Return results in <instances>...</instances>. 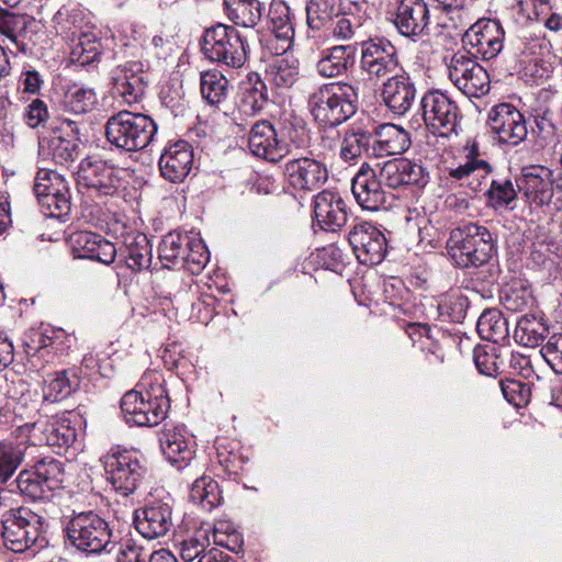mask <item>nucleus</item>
Listing matches in <instances>:
<instances>
[{
  "mask_svg": "<svg viewBox=\"0 0 562 562\" xmlns=\"http://www.w3.org/2000/svg\"><path fill=\"white\" fill-rule=\"evenodd\" d=\"M477 333L482 339L502 342L508 337V324L501 311L496 308L485 310L477 321Z\"/></svg>",
  "mask_w": 562,
  "mask_h": 562,
  "instance_id": "obj_41",
  "label": "nucleus"
},
{
  "mask_svg": "<svg viewBox=\"0 0 562 562\" xmlns=\"http://www.w3.org/2000/svg\"><path fill=\"white\" fill-rule=\"evenodd\" d=\"M52 22L56 33L69 42L90 26L85 22L82 12L78 9L61 8L56 12Z\"/></svg>",
  "mask_w": 562,
  "mask_h": 562,
  "instance_id": "obj_43",
  "label": "nucleus"
},
{
  "mask_svg": "<svg viewBox=\"0 0 562 562\" xmlns=\"http://www.w3.org/2000/svg\"><path fill=\"white\" fill-rule=\"evenodd\" d=\"M541 355L555 373L562 374V334L552 335L542 346Z\"/></svg>",
  "mask_w": 562,
  "mask_h": 562,
  "instance_id": "obj_59",
  "label": "nucleus"
},
{
  "mask_svg": "<svg viewBox=\"0 0 562 562\" xmlns=\"http://www.w3.org/2000/svg\"><path fill=\"white\" fill-rule=\"evenodd\" d=\"M23 461V451L0 440V483L4 484Z\"/></svg>",
  "mask_w": 562,
  "mask_h": 562,
  "instance_id": "obj_54",
  "label": "nucleus"
},
{
  "mask_svg": "<svg viewBox=\"0 0 562 562\" xmlns=\"http://www.w3.org/2000/svg\"><path fill=\"white\" fill-rule=\"evenodd\" d=\"M549 334L548 326L533 315L521 316L516 324L515 340L525 347L539 346Z\"/></svg>",
  "mask_w": 562,
  "mask_h": 562,
  "instance_id": "obj_42",
  "label": "nucleus"
},
{
  "mask_svg": "<svg viewBox=\"0 0 562 562\" xmlns=\"http://www.w3.org/2000/svg\"><path fill=\"white\" fill-rule=\"evenodd\" d=\"M224 7L229 21L245 29L258 26L266 13L263 0H224Z\"/></svg>",
  "mask_w": 562,
  "mask_h": 562,
  "instance_id": "obj_36",
  "label": "nucleus"
},
{
  "mask_svg": "<svg viewBox=\"0 0 562 562\" xmlns=\"http://www.w3.org/2000/svg\"><path fill=\"white\" fill-rule=\"evenodd\" d=\"M115 256L116 248L114 244L100 236L98 243L95 244V249L93 250L89 259L97 260L104 265H110L114 261Z\"/></svg>",
  "mask_w": 562,
  "mask_h": 562,
  "instance_id": "obj_63",
  "label": "nucleus"
},
{
  "mask_svg": "<svg viewBox=\"0 0 562 562\" xmlns=\"http://www.w3.org/2000/svg\"><path fill=\"white\" fill-rule=\"evenodd\" d=\"M46 528L45 517L25 506L10 508L2 516L3 543L13 552H24L37 542H46Z\"/></svg>",
  "mask_w": 562,
  "mask_h": 562,
  "instance_id": "obj_7",
  "label": "nucleus"
},
{
  "mask_svg": "<svg viewBox=\"0 0 562 562\" xmlns=\"http://www.w3.org/2000/svg\"><path fill=\"white\" fill-rule=\"evenodd\" d=\"M162 382L159 374H146L137 389L123 395L121 409L127 424L153 427L165 420L170 401Z\"/></svg>",
  "mask_w": 562,
  "mask_h": 562,
  "instance_id": "obj_1",
  "label": "nucleus"
},
{
  "mask_svg": "<svg viewBox=\"0 0 562 562\" xmlns=\"http://www.w3.org/2000/svg\"><path fill=\"white\" fill-rule=\"evenodd\" d=\"M372 156L383 157L401 155L411 146V137L406 130L395 124L380 125L372 135Z\"/></svg>",
  "mask_w": 562,
  "mask_h": 562,
  "instance_id": "obj_34",
  "label": "nucleus"
},
{
  "mask_svg": "<svg viewBox=\"0 0 562 562\" xmlns=\"http://www.w3.org/2000/svg\"><path fill=\"white\" fill-rule=\"evenodd\" d=\"M374 168L378 170L382 183L391 189L404 186L423 188L430 179L425 167L405 158L391 159L382 165L376 164Z\"/></svg>",
  "mask_w": 562,
  "mask_h": 562,
  "instance_id": "obj_18",
  "label": "nucleus"
},
{
  "mask_svg": "<svg viewBox=\"0 0 562 562\" xmlns=\"http://www.w3.org/2000/svg\"><path fill=\"white\" fill-rule=\"evenodd\" d=\"M33 190L46 216L61 218L69 214V186L61 175L54 170L41 169L36 175Z\"/></svg>",
  "mask_w": 562,
  "mask_h": 562,
  "instance_id": "obj_13",
  "label": "nucleus"
},
{
  "mask_svg": "<svg viewBox=\"0 0 562 562\" xmlns=\"http://www.w3.org/2000/svg\"><path fill=\"white\" fill-rule=\"evenodd\" d=\"M418 112L436 140H446L456 133L460 110L457 103L441 91H427L420 99Z\"/></svg>",
  "mask_w": 562,
  "mask_h": 562,
  "instance_id": "obj_11",
  "label": "nucleus"
},
{
  "mask_svg": "<svg viewBox=\"0 0 562 562\" xmlns=\"http://www.w3.org/2000/svg\"><path fill=\"white\" fill-rule=\"evenodd\" d=\"M202 98L211 105H218L227 98L228 80L217 70L202 72L200 76Z\"/></svg>",
  "mask_w": 562,
  "mask_h": 562,
  "instance_id": "obj_44",
  "label": "nucleus"
},
{
  "mask_svg": "<svg viewBox=\"0 0 562 562\" xmlns=\"http://www.w3.org/2000/svg\"><path fill=\"white\" fill-rule=\"evenodd\" d=\"M372 134L360 127L350 126L342 135L339 145V158L349 165H355L362 155H372Z\"/></svg>",
  "mask_w": 562,
  "mask_h": 562,
  "instance_id": "obj_37",
  "label": "nucleus"
},
{
  "mask_svg": "<svg viewBox=\"0 0 562 562\" xmlns=\"http://www.w3.org/2000/svg\"><path fill=\"white\" fill-rule=\"evenodd\" d=\"M517 198V192L509 179H494L487 190V203L494 209H507Z\"/></svg>",
  "mask_w": 562,
  "mask_h": 562,
  "instance_id": "obj_51",
  "label": "nucleus"
},
{
  "mask_svg": "<svg viewBox=\"0 0 562 562\" xmlns=\"http://www.w3.org/2000/svg\"><path fill=\"white\" fill-rule=\"evenodd\" d=\"M21 409L22 406L14 408L16 417L23 422L16 426L18 436L26 437L31 445L48 446L60 452L76 441L77 430L66 416L43 415L35 406L24 416Z\"/></svg>",
  "mask_w": 562,
  "mask_h": 562,
  "instance_id": "obj_4",
  "label": "nucleus"
},
{
  "mask_svg": "<svg viewBox=\"0 0 562 562\" xmlns=\"http://www.w3.org/2000/svg\"><path fill=\"white\" fill-rule=\"evenodd\" d=\"M307 106L321 128H334L357 112L358 92L346 81L322 83L308 94Z\"/></svg>",
  "mask_w": 562,
  "mask_h": 562,
  "instance_id": "obj_2",
  "label": "nucleus"
},
{
  "mask_svg": "<svg viewBox=\"0 0 562 562\" xmlns=\"http://www.w3.org/2000/svg\"><path fill=\"white\" fill-rule=\"evenodd\" d=\"M101 235L81 231L76 232L70 236V243L72 251L78 258H90L91 254L95 249V244Z\"/></svg>",
  "mask_w": 562,
  "mask_h": 562,
  "instance_id": "obj_58",
  "label": "nucleus"
},
{
  "mask_svg": "<svg viewBox=\"0 0 562 562\" xmlns=\"http://www.w3.org/2000/svg\"><path fill=\"white\" fill-rule=\"evenodd\" d=\"M473 360L480 373L488 376L498 374V357L494 348L488 351L485 347L476 346L473 349Z\"/></svg>",
  "mask_w": 562,
  "mask_h": 562,
  "instance_id": "obj_57",
  "label": "nucleus"
},
{
  "mask_svg": "<svg viewBox=\"0 0 562 562\" xmlns=\"http://www.w3.org/2000/svg\"><path fill=\"white\" fill-rule=\"evenodd\" d=\"M396 48L386 40L375 38L361 45L360 68L370 78H382L396 70Z\"/></svg>",
  "mask_w": 562,
  "mask_h": 562,
  "instance_id": "obj_19",
  "label": "nucleus"
},
{
  "mask_svg": "<svg viewBox=\"0 0 562 562\" xmlns=\"http://www.w3.org/2000/svg\"><path fill=\"white\" fill-rule=\"evenodd\" d=\"M447 71L449 80L469 98H481L490 92L488 72L464 50L451 55Z\"/></svg>",
  "mask_w": 562,
  "mask_h": 562,
  "instance_id": "obj_12",
  "label": "nucleus"
},
{
  "mask_svg": "<svg viewBox=\"0 0 562 562\" xmlns=\"http://www.w3.org/2000/svg\"><path fill=\"white\" fill-rule=\"evenodd\" d=\"M553 171L543 166L525 169L519 188L525 196L537 205L549 204L553 196Z\"/></svg>",
  "mask_w": 562,
  "mask_h": 562,
  "instance_id": "obj_31",
  "label": "nucleus"
},
{
  "mask_svg": "<svg viewBox=\"0 0 562 562\" xmlns=\"http://www.w3.org/2000/svg\"><path fill=\"white\" fill-rule=\"evenodd\" d=\"M394 24L402 35L411 38L426 34L429 25V9L425 0H401Z\"/></svg>",
  "mask_w": 562,
  "mask_h": 562,
  "instance_id": "obj_26",
  "label": "nucleus"
},
{
  "mask_svg": "<svg viewBox=\"0 0 562 562\" xmlns=\"http://www.w3.org/2000/svg\"><path fill=\"white\" fill-rule=\"evenodd\" d=\"M161 177L171 183H181L189 176L193 165V149L186 140L170 144L159 159Z\"/></svg>",
  "mask_w": 562,
  "mask_h": 562,
  "instance_id": "obj_25",
  "label": "nucleus"
},
{
  "mask_svg": "<svg viewBox=\"0 0 562 562\" xmlns=\"http://www.w3.org/2000/svg\"><path fill=\"white\" fill-rule=\"evenodd\" d=\"M501 390L507 402L520 406L527 402L528 387L517 380L501 381Z\"/></svg>",
  "mask_w": 562,
  "mask_h": 562,
  "instance_id": "obj_60",
  "label": "nucleus"
},
{
  "mask_svg": "<svg viewBox=\"0 0 562 562\" xmlns=\"http://www.w3.org/2000/svg\"><path fill=\"white\" fill-rule=\"evenodd\" d=\"M64 463L47 457L30 469L22 470L16 479L19 492L32 502L49 503L64 481Z\"/></svg>",
  "mask_w": 562,
  "mask_h": 562,
  "instance_id": "obj_8",
  "label": "nucleus"
},
{
  "mask_svg": "<svg viewBox=\"0 0 562 562\" xmlns=\"http://www.w3.org/2000/svg\"><path fill=\"white\" fill-rule=\"evenodd\" d=\"M480 169L488 172L490 166L484 160L472 158L469 159L465 164L458 166L457 168H451L449 170V176L457 180H461Z\"/></svg>",
  "mask_w": 562,
  "mask_h": 562,
  "instance_id": "obj_64",
  "label": "nucleus"
},
{
  "mask_svg": "<svg viewBox=\"0 0 562 562\" xmlns=\"http://www.w3.org/2000/svg\"><path fill=\"white\" fill-rule=\"evenodd\" d=\"M111 79L114 93L122 97L125 103H136L144 95L146 81L139 63L117 66L113 69Z\"/></svg>",
  "mask_w": 562,
  "mask_h": 562,
  "instance_id": "obj_28",
  "label": "nucleus"
},
{
  "mask_svg": "<svg viewBox=\"0 0 562 562\" xmlns=\"http://www.w3.org/2000/svg\"><path fill=\"white\" fill-rule=\"evenodd\" d=\"M70 43V59L80 66L93 63L101 53L99 34L91 25L79 33Z\"/></svg>",
  "mask_w": 562,
  "mask_h": 562,
  "instance_id": "obj_39",
  "label": "nucleus"
},
{
  "mask_svg": "<svg viewBox=\"0 0 562 562\" xmlns=\"http://www.w3.org/2000/svg\"><path fill=\"white\" fill-rule=\"evenodd\" d=\"M76 386L77 379L75 374L70 378L68 371L56 372L46 386L44 400L52 403L58 402L70 395Z\"/></svg>",
  "mask_w": 562,
  "mask_h": 562,
  "instance_id": "obj_52",
  "label": "nucleus"
},
{
  "mask_svg": "<svg viewBox=\"0 0 562 562\" xmlns=\"http://www.w3.org/2000/svg\"><path fill=\"white\" fill-rule=\"evenodd\" d=\"M416 95V83L406 71L387 78L381 90L382 101L396 115L407 113L415 102Z\"/></svg>",
  "mask_w": 562,
  "mask_h": 562,
  "instance_id": "obj_24",
  "label": "nucleus"
},
{
  "mask_svg": "<svg viewBox=\"0 0 562 562\" xmlns=\"http://www.w3.org/2000/svg\"><path fill=\"white\" fill-rule=\"evenodd\" d=\"M190 499L201 505L202 508L211 510L221 504V492L216 481L210 476H201L191 485Z\"/></svg>",
  "mask_w": 562,
  "mask_h": 562,
  "instance_id": "obj_45",
  "label": "nucleus"
},
{
  "mask_svg": "<svg viewBox=\"0 0 562 562\" xmlns=\"http://www.w3.org/2000/svg\"><path fill=\"white\" fill-rule=\"evenodd\" d=\"M159 442L162 453L172 464L187 463L191 460V438L184 426L165 427L159 436Z\"/></svg>",
  "mask_w": 562,
  "mask_h": 562,
  "instance_id": "obj_35",
  "label": "nucleus"
},
{
  "mask_svg": "<svg viewBox=\"0 0 562 562\" xmlns=\"http://www.w3.org/2000/svg\"><path fill=\"white\" fill-rule=\"evenodd\" d=\"M106 481L124 497L135 493L142 484L147 469L135 450L111 449L103 458Z\"/></svg>",
  "mask_w": 562,
  "mask_h": 562,
  "instance_id": "obj_9",
  "label": "nucleus"
},
{
  "mask_svg": "<svg viewBox=\"0 0 562 562\" xmlns=\"http://www.w3.org/2000/svg\"><path fill=\"white\" fill-rule=\"evenodd\" d=\"M314 215L324 229L336 231L347 222L346 203L331 191H322L314 199Z\"/></svg>",
  "mask_w": 562,
  "mask_h": 562,
  "instance_id": "obj_33",
  "label": "nucleus"
},
{
  "mask_svg": "<svg viewBox=\"0 0 562 562\" xmlns=\"http://www.w3.org/2000/svg\"><path fill=\"white\" fill-rule=\"evenodd\" d=\"M356 44L335 45L324 49L316 63V72L326 79L346 75L356 64Z\"/></svg>",
  "mask_w": 562,
  "mask_h": 562,
  "instance_id": "obj_29",
  "label": "nucleus"
},
{
  "mask_svg": "<svg viewBox=\"0 0 562 562\" xmlns=\"http://www.w3.org/2000/svg\"><path fill=\"white\" fill-rule=\"evenodd\" d=\"M288 183L295 190L313 191L328 179L325 164L311 157L289 159L283 167Z\"/></svg>",
  "mask_w": 562,
  "mask_h": 562,
  "instance_id": "obj_20",
  "label": "nucleus"
},
{
  "mask_svg": "<svg viewBox=\"0 0 562 562\" xmlns=\"http://www.w3.org/2000/svg\"><path fill=\"white\" fill-rule=\"evenodd\" d=\"M210 254L201 239H190V246L186 251L182 263L193 274L200 273L209 262Z\"/></svg>",
  "mask_w": 562,
  "mask_h": 562,
  "instance_id": "obj_55",
  "label": "nucleus"
},
{
  "mask_svg": "<svg viewBox=\"0 0 562 562\" xmlns=\"http://www.w3.org/2000/svg\"><path fill=\"white\" fill-rule=\"evenodd\" d=\"M122 543L127 544L128 549L122 548V552H113L116 562H149L148 554L142 547H138L133 539L124 538Z\"/></svg>",
  "mask_w": 562,
  "mask_h": 562,
  "instance_id": "obj_62",
  "label": "nucleus"
},
{
  "mask_svg": "<svg viewBox=\"0 0 562 562\" xmlns=\"http://www.w3.org/2000/svg\"><path fill=\"white\" fill-rule=\"evenodd\" d=\"M157 125L151 117L142 113L120 111L105 124L108 142L125 151L144 149L153 140Z\"/></svg>",
  "mask_w": 562,
  "mask_h": 562,
  "instance_id": "obj_6",
  "label": "nucleus"
},
{
  "mask_svg": "<svg viewBox=\"0 0 562 562\" xmlns=\"http://www.w3.org/2000/svg\"><path fill=\"white\" fill-rule=\"evenodd\" d=\"M505 31L496 20H479L463 35V43L484 60L495 58L504 48Z\"/></svg>",
  "mask_w": 562,
  "mask_h": 562,
  "instance_id": "obj_17",
  "label": "nucleus"
},
{
  "mask_svg": "<svg viewBox=\"0 0 562 562\" xmlns=\"http://www.w3.org/2000/svg\"><path fill=\"white\" fill-rule=\"evenodd\" d=\"M211 528L201 526L194 532L184 539L180 544V557L186 562L198 560L202 554L207 552L211 544Z\"/></svg>",
  "mask_w": 562,
  "mask_h": 562,
  "instance_id": "obj_48",
  "label": "nucleus"
},
{
  "mask_svg": "<svg viewBox=\"0 0 562 562\" xmlns=\"http://www.w3.org/2000/svg\"><path fill=\"white\" fill-rule=\"evenodd\" d=\"M447 252L461 268H477L488 262L496 251L491 232L475 223H467L450 232Z\"/></svg>",
  "mask_w": 562,
  "mask_h": 562,
  "instance_id": "obj_5",
  "label": "nucleus"
},
{
  "mask_svg": "<svg viewBox=\"0 0 562 562\" xmlns=\"http://www.w3.org/2000/svg\"><path fill=\"white\" fill-rule=\"evenodd\" d=\"M267 103V86L257 76L254 82L250 81L244 87L239 109L245 114L255 115L261 112Z\"/></svg>",
  "mask_w": 562,
  "mask_h": 562,
  "instance_id": "obj_47",
  "label": "nucleus"
},
{
  "mask_svg": "<svg viewBox=\"0 0 562 562\" xmlns=\"http://www.w3.org/2000/svg\"><path fill=\"white\" fill-rule=\"evenodd\" d=\"M70 133L57 128L52 132L45 143H41L42 150H47L52 159L59 165H67L79 157L80 139L77 136L78 126L74 121L66 120Z\"/></svg>",
  "mask_w": 562,
  "mask_h": 562,
  "instance_id": "obj_30",
  "label": "nucleus"
},
{
  "mask_svg": "<svg viewBox=\"0 0 562 562\" xmlns=\"http://www.w3.org/2000/svg\"><path fill=\"white\" fill-rule=\"evenodd\" d=\"M299 60L290 54L273 57L267 67V80L277 88H291L299 79Z\"/></svg>",
  "mask_w": 562,
  "mask_h": 562,
  "instance_id": "obj_38",
  "label": "nucleus"
},
{
  "mask_svg": "<svg viewBox=\"0 0 562 562\" xmlns=\"http://www.w3.org/2000/svg\"><path fill=\"white\" fill-rule=\"evenodd\" d=\"M487 124L501 143L512 146L520 144L528 134L524 114L510 103L494 105L488 112Z\"/></svg>",
  "mask_w": 562,
  "mask_h": 562,
  "instance_id": "obj_16",
  "label": "nucleus"
},
{
  "mask_svg": "<svg viewBox=\"0 0 562 562\" xmlns=\"http://www.w3.org/2000/svg\"><path fill=\"white\" fill-rule=\"evenodd\" d=\"M120 171L101 159L86 158L80 162L77 183L97 198L113 196L122 186Z\"/></svg>",
  "mask_w": 562,
  "mask_h": 562,
  "instance_id": "obj_14",
  "label": "nucleus"
},
{
  "mask_svg": "<svg viewBox=\"0 0 562 562\" xmlns=\"http://www.w3.org/2000/svg\"><path fill=\"white\" fill-rule=\"evenodd\" d=\"M447 14L450 24H445L447 27L464 29L468 25L467 13L464 7L467 0H435Z\"/></svg>",
  "mask_w": 562,
  "mask_h": 562,
  "instance_id": "obj_56",
  "label": "nucleus"
},
{
  "mask_svg": "<svg viewBox=\"0 0 562 562\" xmlns=\"http://www.w3.org/2000/svg\"><path fill=\"white\" fill-rule=\"evenodd\" d=\"M63 530L67 541L76 549L92 553L112 554L122 552V548L128 549L127 544L117 541L105 519L97 513L80 512L74 513L63 521Z\"/></svg>",
  "mask_w": 562,
  "mask_h": 562,
  "instance_id": "obj_3",
  "label": "nucleus"
},
{
  "mask_svg": "<svg viewBox=\"0 0 562 562\" xmlns=\"http://www.w3.org/2000/svg\"><path fill=\"white\" fill-rule=\"evenodd\" d=\"M126 266L133 271H140L151 263V245L144 234L126 240Z\"/></svg>",
  "mask_w": 562,
  "mask_h": 562,
  "instance_id": "obj_46",
  "label": "nucleus"
},
{
  "mask_svg": "<svg viewBox=\"0 0 562 562\" xmlns=\"http://www.w3.org/2000/svg\"><path fill=\"white\" fill-rule=\"evenodd\" d=\"M40 21L26 14H16L0 9V34L23 49L29 44L36 43V35L41 31Z\"/></svg>",
  "mask_w": 562,
  "mask_h": 562,
  "instance_id": "obj_27",
  "label": "nucleus"
},
{
  "mask_svg": "<svg viewBox=\"0 0 562 562\" xmlns=\"http://www.w3.org/2000/svg\"><path fill=\"white\" fill-rule=\"evenodd\" d=\"M248 147L254 156L271 162L279 161L284 155V149L277 139L276 130L269 121H259L252 125Z\"/></svg>",
  "mask_w": 562,
  "mask_h": 562,
  "instance_id": "obj_32",
  "label": "nucleus"
},
{
  "mask_svg": "<svg viewBox=\"0 0 562 562\" xmlns=\"http://www.w3.org/2000/svg\"><path fill=\"white\" fill-rule=\"evenodd\" d=\"M336 12L335 0H310L306 4L308 27L313 31H321L334 20Z\"/></svg>",
  "mask_w": 562,
  "mask_h": 562,
  "instance_id": "obj_49",
  "label": "nucleus"
},
{
  "mask_svg": "<svg viewBox=\"0 0 562 562\" xmlns=\"http://www.w3.org/2000/svg\"><path fill=\"white\" fill-rule=\"evenodd\" d=\"M351 191L357 203L368 211L385 207L386 192L378 170L364 162L352 178Z\"/></svg>",
  "mask_w": 562,
  "mask_h": 562,
  "instance_id": "obj_22",
  "label": "nucleus"
},
{
  "mask_svg": "<svg viewBox=\"0 0 562 562\" xmlns=\"http://www.w3.org/2000/svg\"><path fill=\"white\" fill-rule=\"evenodd\" d=\"M348 241L358 261L362 265L380 263L387 251L384 234L369 222L355 224L348 233Z\"/></svg>",
  "mask_w": 562,
  "mask_h": 562,
  "instance_id": "obj_15",
  "label": "nucleus"
},
{
  "mask_svg": "<svg viewBox=\"0 0 562 562\" xmlns=\"http://www.w3.org/2000/svg\"><path fill=\"white\" fill-rule=\"evenodd\" d=\"M364 2L360 0H339L331 24L335 40L346 42L359 37L366 22Z\"/></svg>",
  "mask_w": 562,
  "mask_h": 562,
  "instance_id": "obj_23",
  "label": "nucleus"
},
{
  "mask_svg": "<svg viewBox=\"0 0 562 562\" xmlns=\"http://www.w3.org/2000/svg\"><path fill=\"white\" fill-rule=\"evenodd\" d=\"M48 109L44 101L41 99H34L24 111V121L31 128L38 127L42 123L48 119Z\"/></svg>",
  "mask_w": 562,
  "mask_h": 562,
  "instance_id": "obj_61",
  "label": "nucleus"
},
{
  "mask_svg": "<svg viewBox=\"0 0 562 562\" xmlns=\"http://www.w3.org/2000/svg\"><path fill=\"white\" fill-rule=\"evenodd\" d=\"M134 524L146 539L164 537L173 526L171 505L160 499L150 501L143 508L135 510Z\"/></svg>",
  "mask_w": 562,
  "mask_h": 562,
  "instance_id": "obj_21",
  "label": "nucleus"
},
{
  "mask_svg": "<svg viewBox=\"0 0 562 562\" xmlns=\"http://www.w3.org/2000/svg\"><path fill=\"white\" fill-rule=\"evenodd\" d=\"M188 235L171 232L167 234L159 245V258L162 261L176 263L182 261V258L190 246Z\"/></svg>",
  "mask_w": 562,
  "mask_h": 562,
  "instance_id": "obj_50",
  "label": "nucleus"
},
{
  "mask_svg": "<svg viewBox=\"0 0 562 562\" xmlns=\"http://www.w3.org/2000/svg\"><path fill=\"white\" fill-rule=\"evenodd\" d=\"M204 56L231 68L241 67L247 59L246 44L234 25L218 23L205 30L202 41Z\"/></svg>",
  "mask_w": 562,
  "mask_h": 562,
  "instance_id": "obj_10",
  "label": "nucleus"
},
{
  "mask_svg": "<svg viewBox=\"0 0 562 562\" xmlns=\"http://www.w3.org/2000/svg\"><path fill=\"white\" fill-rule=\"evenodd\" d=\"M98 104V97L92 88L74 85L68 87L59 101L65 112L85 114L92 111Z\"/></svg>",
  "mask_w": 562,
  "mask_h": 562,
  "instance_id": "obj_40",
  "label": "nucleus"
},
{
  "mask_svg": "<svg viewBox=\"0 0 562 562\" xmlns=\"http://www.w3.org/2000/svg\"><path fill=\"white\" fill-rule=\"evenodd\" d=\"M269 20L271 32L274 33L277 38L286 42L289 47L294 36V29L289 19V7L282 2L277 3L269 14Z\"/></svg>",
  "mask_w": 562,
  "mask_h": 562,
  "instance_id": "obj_53",
  "label": "nucleus"
}]
</instances>
